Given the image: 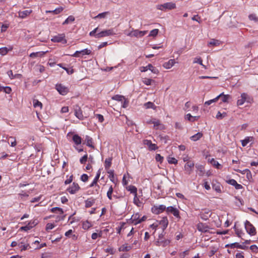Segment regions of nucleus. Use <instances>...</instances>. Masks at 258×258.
Returning a JSON list of instances; mask_svg holds the SVG:
<instances>
[{
    "label": "nucleus",
    "mask_w": 258,
    "mask_h": 258,
    "mask_svg": "<svg viewBox=\"0 0 258 258\" xmlns=\"http://www.w3.org/2000/svg\"><path fill=\"white\" fill-rule=\"evenodd\" d=\"M148 70H150L153 73L155 74H157L159 73L158 70L151 64H149L146 67H142V69L141 71V72H146Z\"/></svg>",
    "instance_id": "obj_14"
},
{
    "label": "nucleus",
    "mask_w": 258,
    "mask_h": 258,
    "mask_svg": "<svg viewBox=\"0 0 258 258\" xmlns=\"http://www.w3.org/2000/svg\"><path fill=\"white\" fill-rule=\"evenodd\" d=\"M227 116V113L225 112L223 113H221L220 111H218L216 115V118L218 119H222L224 117Z\"/></svg>",
    "instance_id": "obj_41"
},
{
    "label": "nucleus",
    "mask_w": 258,
    "mask_h": 258,
    "mask_svg": "<svg viewBox=\"0 0 258 258\" xmlns=\"http://www.w3.org/2000/svg\"><path fill=\"white\" fill-rule=\"evenodd\" d=\"M199 117H200V116H193L190 113L187 114L185 116V119H186L191 122H194L195 121L198 120Z\"/></svg>",
    "instance_id": "obj_20"
},
{
    "label": "nucleus",
    "mask_w": 258,
    "mask_h": 258,
    "mask_svg": "<svg viewBox=\"0 0 258 258\" xmlns=\"http://www.w3.org/2000/svg\"><path fill=\"white\" fill-rule=\"evenodd\" d=\"M8 143H11L12 147H15L17 145V142L16 139L13 137H10L8 139Z\"/></svg>",
    "instance_id": "obj_37"
},
{
    "label": "nucleus",
    "mask_w": 258,
    "mask_h": 258,
    "mask_svg": "<svg viewBox=\"0 0 258 258\" xmlns=\"http://www.w3.org/2000/svg\"><path fill=\"white\" fill-rule=\"evenodd\" d=\"M253 99L251 96L246 93H243L241 94L240 97L238 98L237 101V105H242L245 102L251 104L253 103Z\"/></svg>",
    "instance_id": "obj_1"
},
{
    "label": "nucleus",
    "mask_w": 258,
    "mask_h": 258,
    "mask_svg": "<svg viewBox=\"0 0 258 258\" xmlns=\"http://www.w3.org/2000/svg\"><path fill=\"white\" fill-rule=\"evenodd\" d=\"M9 51L7 47H2L0 48V54L2 55H6Z\"/></svg>",
    "instance_id": "obj_56"
},
{
    "label": "nucleus",
    "mask_w": 258,
    "mask_h": 258,
    "mask_svg": "<svg viewBox=\"0 0 258 258\" xmlns=\"http://www.w3.org/2000/svg\"><path fill=\"white\" fill-rule=\"evenodd\" d=\"M211 212L208 209L203 210L200 214L201 218L204 220H208L211 217Z\"/></svg>",
    "instance_id": "obj_13"
},
{
    "label": "nucleus",
    "mask_w": 258,
    "mask_h": 258,
    "mask_svg": "<svg viewBox=\"0 0 258 258\" xmlns=\"http://www.w3.org/2000/svg\"><path fill=\"white\" fill-rule=\"evenodd\" d=\"M144 143L148 147L150 150H156L158 149L157 145L155 144H152L150 140H145L144 141Z\"/></svg>",
    "instance_id": "obj_16"
},
{
    "label": "nucleus",
    "mask_w": 258,
    "mask_h": 258,
    "mask_svg": "<svg viewBox=\"0 0 258 258\" xmlns=\"http://www.w3.org/2000/svg\"><path fill=\"white\" fill-rule=\"evenodd\" d=\"M109 175V178H110V180L112 182L114 181V172L113 170H109L107 172Z\"/></svg>",
    "instance_id": "obj_57"
},
{
    "label": "nucleus",
    "mask_w": 258,
    "mask_h": 258,
    "mask_svg": "<svg viewBox=\"0 0 258 258\" xmlns=\"http://www.w3.org/2000/svg\"><path fill=\"white\" fill-rule=\"evenodd\" d=\"M248 18L250 20L254 21L255 22H258V17L256 16L255 14H250L249 15Z\"/></svg>",
    "instance_id": "obj_52"
},
{
    "label": "nucleus",
    "mask_w": 258,
    "mask_h": 258,
    "mask_svg": "<svg viewBox=\"0 0 258 258\" xmlns=\"http://www.w3.org/2000/svg\"><path fill=\"white\" fill-rule=\"evenodd\" d=\"M159 224L163 229L164 232V230L167 228L168 224V221L166 217L162 218V219L159 221Z\"/></svg>",
    "instance_id": "obj_17"
},
{
    "label": "nucleus",
    "mask_w": 258,
    "mask_h": 258,
    "mask_svg": "<svg viewBox=\"0 0 258 258\" xmlns=\"http://www.w3.org/2000/svg\"><path fill=\"white\" fill-rule=\"evenodd\" d=\"M51 212H54V213L57 212L58 211L60 214H62L63 213L62 209L61 208H58V207L52 208L51 209Z\"/></svg>",
    "instance_id": "obj_51"
},
{
    "label": "nucleus",
    "mask_w": 258,
    "mask_h": 258,
    "mask_svg": "<svg viewBox=\"0 0 258 258\" xmlns=\"http://www.w3.org/2000/svg\"><path fill=\"white\" fill-rule=\"evenodd\" d=\"M159 30L157 29H155L150 31L149 36H156L158 33Z\"/></svg>",
    "instance_id": "obj_54"
},
{
    "label": "nucleus",
    "mask_w": 258,
    "mask_h": 258,
    "mask_svg": "<svg viewBox=\"0 0 258 258\" xmlns=\"http://www.w3.org/2000/svg\"><path fill=\"white\" fill-rule=\"evenodd\" d=\"M127 189L131 193L134 194L135 199H137V188L135 186L130 185L127 187Z\"/></svg>",
    "instance_id": "obj_23"
},
{
    "label": "nucleus",
    "mask_w": 258,
    "mask_h": 258,
    "mask_svg": "<svg viewBox=\"0 0 258 258\" xmlns=\"http://www.w3.org/2000/svg\"><path fill=\"white\" fill-rule=\"evenodd\" d=\"M221 98L223 102L226 103L228 102V100L231 98V96L229 95H224L223 93Z\"/></svg>",
    "instance_id": "obj_40"
},
{
    "label": "nucleus",
    "mask_w": 258,
    "mask_h": 258,
    "mask_svg": "<svg viewBox=\"0 0 258 258\" xmlns=\"http://www.w3.org/2000/svg\"><path fill=\"white\" fill-rule=\"evenodd\" d=\"M51 41L53 42H62L63 44H66L67 42V40L65 39L64 34H58L53 37Z\"/></svg>",
    "instance_id": "obj_9"
},
{
    "label": "nucleus",
    "mask_w": 258,
    "mask_h": 258,
    "mask_svg": "<svg viewBox=\"0 0 258 258\" xmlns=\"http://www.w3.org/2000/svg\"><path fill=\"white\" fill-rule=\"evenodd\" d=\"M219 41L214 39H212L208 44V46H218L219 45Z\"/></svg>",
    "instance_id": "obj_43"
},
{
    "label": "nucleus",
    "mask_w": 258,
    "mask_h": 258,
    "mask_svg": "<svg viewBox=\"0 0 258 258\" xmlns=\"http://www.w3.org/2000/svg\"><path fill=\"white\" fill-rule=\"evenodd\" d=\"M33 106L35 108L39 107L40 109H41L42 104L38 100L34 99L33 100Z\"/></svg>",
    "instance_id": "obj_45"
},
{
    "label": "nucleus",
    "mask_w": 258,
    "mask_h": 258,
    "mask_svg": "<svg viewBox=\"0 0 258 258\" xmlns=\"http://www.w3.org/2000/svg\"><path fill=\"white\" fill-rule=\"evenodd\" d=\"M175 217L180 218L179 211L177 209H175L172 213Z\"/></svg>",
    "instance_id": "obj_64"
},
{
    "label": "nucleus",
    "mask_w": 258,
    "mask_h": 258,
    "mask_svg": "<svg viewBox=\"0 0 258 258\" xmlns=\"http://www.w3.org/2000/svg\"><path fill=\"white\" fill-rule=\"evenodd\" d=\"M156 8L158 10L163 11H165L167 10H171L176 8V4L172 2L166 3L163 4L157 5Z\"/></svg>",
    "instance_id": "obj_2"
},
{
    "label": "nucleus",
    "mask_w": 258,
    "mask_h": 258,
    "mask_svg": "<svg viewBox=\"0 0 258 258\" xmlns=\"http://www.w3.org/2000/svg\"><path fill=\"white\" fill-rule=\"evenodd\" d=\"M154 82V80H153L152 79H151L145 78L143 80V83L147 85H151L152 84V82Z\"/></svg>",
    "instance_id": "obj_53"
},
{
    "label": "nucleus",
    "mask_w": 258,
    "mask_h": 258,
    "mask_svg": "<svg viewBox=\"0 0 258 258\" xmlns=\"http://www.w3.org/2000/svg\"><path fill=\"white\" fill-rule=\"evenodd\" d=\"M80 188L78 183L74 182L72 185L67 189V191L71 194H75L79 190Z\"/></svg>",
    "instance_id": "obj_12"
},
{
    "label": "nucleus",
    "mask_w": 258,
    "mask_h": 258,
    "mask_svg": "<svg viewBox=\"0 0 258 258\" xmlns=\"http://www.w3.org/2000/svg\"><path fill=\"white\" fill-rule=\"evenodd\" d=\"M175 63V60L174 59H171L168 62L164 63L163 67L166 69H170L173 66Z\"/></svg>",
    "instance_id": "obj_22"
},
{
    "label": "nucleus",
    "mask_w": 258,
    "mask_h": 258,
    "mask_svg": "<svg viewBox=\"0 0 258 258\" xmlns=\"http://www.w3.org/2000/svg\"><path fill=\"white\" fill-rule=\"evenodd\" d=\"M194 163L191 161H187L184 165V170L186 174L189 175L192 171Z\"/></svg>",
    "instance_id": "obj_11"
},
{
    "label": "nucleus",
    "mask_w": 258,
    "mask_h": 258,
    "mask_svg": "<svg viewBox=\"0 0 258 258\" xmlns=\"http://www.w3.org/2000/svg\"><path fill=\"white\" fill-rule=\"evenodd\" d=\"M170 243V240L164 239V234L162 233L159 235L158 238L155 242V244L158 246H162V247H165L169 244Z\"/></svg>",
    "instance_id": "obj_3"
},
{
    "label": "nucleus",
    "mask_w": 258,
    "mask_h": 258,
    "mask_svg": "<svg viewBox=\"0 0 258 258\" xmlns=\"http://www.w3.org/2000/svg\"><path fill=\"white\" fill-rule=\"evenodd\" d=\"M109 14V12H105L99 14L97 16L94 17V19L96 18H105L107 15Z\"/></svg>",
    "instance_id": "obj_42"
},
{
    "label": "nucleus",
    "mask_w": 258,
    "mask_h": 258,
    "mask_svg": "<svg viewBox=\"0 0 258 258\" xmlns=\"http://www.w3.org/2000/svg\"><path fill=\"white\" fill-rule=\"evenodd\" d=\"M73 140L75 143L78 145L81 144L82 139L78 135H74L73 137Z\"/></svg>",
    "instance_id": "obj_29"
},
{
    "label": "nucleus",
    "mask_w": 258,
    "mask_h": 258,
    "mask_svg": "<svg viewBox=\"0 0 258 258\" xmlns=\"http://www.w3.org/2000/svg\"><path fill=\"white\" fill-rule=\"evenodd\" d=\"M209 161L211 163L212 165L215 166L217 169H220L222 167L221 164H220L218 161L215 160L214 158H212L211 159H209Z\"/></svg>",
    "instance_id": "obj_26"
},
{
    "label": "nucleus",
    "mask_w": 258,
    "mask_h": 258,
    "mask_svg": "<svg viewBox=\"0 0 258 258\" xmlns=\"http://www.w3.org/2000/svg\"><path fill=\"white\" fill-rule=\"evenodd\" d=\"M31 228H32V226H30V225H29V224H28V225H27L25 226L21 227L20 228V230L27 231L30 230Z\"/></svg>",
    "instance_id": "obj_62"
},
{
    "label": "nucleus",
    "mask_w": 258,
    "mask_h": 258,
    "mask_svg": "<svg viewBox=\"0 0 258 258\" xmlns=\"http://www.w3.org/2000/svg\"><path fill=\"white\" fill-rule=\"evenodd\" d=\"M111 158L106 159L105 161V169H108L111 165Z\"/></svg>",
    "instance_id": "obj_44"
},
{
    "label": "nucleus",
    "mask_w": 258,
    "mask_h": 258,
    "mask_svg": "<svg viewBox=\"0 0 258 258\" xmlns=\"http://www.w3.org/2000/svg\"><path fill=\"white\" fill-rule=\"evenodd\" d=\"M166 206L163 205H160L159 206L155 205L152 208L151 210L153 213L158 215L166 210Z\"/></svg>",
    "instance_id": "obj_7"
},
{
    "label": "nucleus",
    "mask_w": 258,
    "mask_h": 258,
    "mask_svg": "<svg viewBox=\"0 0 258 258\" xmlns=\"http://www.w3.org/2000/svg\"><path fill=\"white\" fill-rule=\"evenodd\" d=\"M115 34H116V33L114 31V29L112 28V29L104 30L99 33H97L95 35V37L97 38H101V37H106V36L114 35Z\"/></svg>",
    "instance_id": "obj_4"
},
{
    "label": "nucleus",
    "mask_w": 258,
    "mask_h": 258,
    "mask_svg": "<svg viewBox=\"0 0 258 258\" xmlns=\"http://www.w3.org/2000/svg\"><path fill=\"white\" fill-rule=\"evenodd\" d=\"M3 91H4L6 93L10 94L12 91V89L8 86L3 87Z\"/></svg>",
    "instance_id": "obj_63"
},
{
    "label": "nucleus",
    "mask_w": 258,
    "mask_h": 258,
    "mask_svg": "<svg viewBox=\"0 0 258 258\" xmlns=\"http://www.w3.org/2000/svg\"><path fill=\"white\" fill-rule=\"evenodd\" d=\"M245 228L247 232L250 235L256 234V230L254 227L247 220L245 222Z\"/></svg>",
    "instance_id": "obj_5"
},
{
    "label": "nucleus",
    "mask_w": 258,
    "mask_h": 258,
    "mask_svg": "<svg viewBox=\"0 0 258 258\" xmlns=\"http://www.w3.org/2000/svg\"><path fill=\"white\" fill-rule=\"evenodd\" d=\"M91 224L88 222V221H86L85 222L83 223V228L84 229H89L90 227H91Z\"/></svg>",
    "instance_id": "obj_55"
},
{
    "label": "nucleus",
    "mask_w": 258,
    "mask_h": 258,
    "mask_svg": "<svg viewBox=\"0 0 258 258\" xmlns=\"http://www.w3.org/2000/svg\"><path fill=\"white\" fill-rule=\"evenodd\" d=\"M55 89L62 95H66L69 92L68 87L62 85L61 84H57L55 85Z\"/></svg>",
    "instance_id": "obj_8"
},
{
    "label": "nucleus",
    "mask_w": 258,
    "mask_h": 258,
    "mask_svg": "<svg viewBox=\"0 0 258 258\" xmlns=\"http://www.w3.org/2000/svg\"><path fill=\"white\" fill-rule=\"evenodd\" d=\"M88 159V155L86 154L84 156H83L80 159V162L81 164H85Z\"/></svg>",
    "instance_id": "obj_58"
},
{
    "label": "nucleus",
    "mask_w": 258,
    "mask_h": 258,
    "mask_svg": "<svg viewBox=\"0 0 258 258\" xmlns=\"http://www.w3.org/2000/svg\"><path fill=\"white\" fill-rule=\"evenodd\" d=\"M85 141L86 142V145L88 147L94 148V147L93 145L92 139L89 136H87L86 137Z\"/></svg>",
    "instance_id": "obj_30"
},
{
    "label": "nucleus",
    "mask_w": 258,
    "mask_h": 258,
    "mask_svg": "<svg viewBox=\"0 0 258 258\" xmlns=\"http://www.w3.org/2000/svg\"><path fill=\"white\" fill-rule=\"evenodd\" d=\"M112 99L113 100H115L119 101L120 102H122L123 100H124V97L123 96L120 95H116L113 96L112 97Z\"/></svg>",
    "instance_id": "obj_36"
},
{
    "label": "nucleus",
    "mask_w": 258,
    "mask_h": 258,
    "mask_svg": "<svg viewBox=\"0 0 258 258\" xmlns=\"http://www.w3.org/2000/svg\"><path fill=\"white\" fill-rule=\"evenodd\" d=\"M31 13V11L28 10H25L24 11H20L19 12V17L21 18H24L28 15H29Z\"/></svg>",
    "instance_id": "obj_33"
},
{
    "label": "nucleus",
    "mask_w": 258,
    "mask_h": 258,
    "mask_svg": "<svg viewBox=\"0 0 258 258\" xmlns=\"http://www.w3.org/2000/svg\"><path fill=\"white\" fill-rule=\"evenodd\" d=\"M131 220L132 221L133 223L135 225V222L139 220V215L138 213L134 214L132 216Z\"/></svg>",
    "instance_id": "obj_47"
},
{
    "label": "nucleus",
    "mask_w": 258,
    "mask_h": 258,
    "mask_svg": "<svg viewBox=\"0 0 258 258\" xmlns=\"http://www.w3.org/2000/svg\"><path fill=\"white\" fill-rule=\"evenodd\" d=\"M144 105L146 108H153L154 106V103L151 102H148Z\"/></svg>",
    "instance_id": "obj_60"
},
{
    "label": "nucleus",
    "mask_w": 258,
    "mask_h": 258,
    "mask_svg": "<svg viewBox=\"0 0 258 258\" xmlns=\"http://www.w3.org/2000/svg\"><path fill=\"white\" fill-rule=\"evenodd\" d=\"M113 189L112 186L111 185L109 187V189L107 192V196L108 198L110 200H112V194L113 192Z\"/></svg>",
    "instance_id": "obj_48"
},
{
    "label": "nucleus",
    "mask_w": 258,
    "mask_h": 258,
    "mask_svg": "<svg viewBox=\"0 0 258 258\" xmlns=\"http://www.w3.org/2000/svg\"><path fill=\"white\" fill-rule=\"evenodd\" d=\"M155 159L157 161L162 163L163 162L164 158H163V157H162L160 155V154H157L156 155Z\"/></svg>",
    "instance_id": "obj_59"
},
{
    "label": "nucleus",
    "mask_w": 258,
    "mask_h": 258,
    "mask_svg": "<svg viewBox=\"0 0 258 258\" xmlns=\"http://www.w3.org/2000/svg\"><path fill=\"white\" fill-rule=\"evenodd\" d=\"M223 95V93H221L220 95H219L218 96H217L216 98L211 99L210 100L206 101L205 102V105H210L213 103L216 102L218 99L222 97V95Z\"/></svg>",
    "instance_id": "obj_24"
},
{
    "label": "nucleus",
    "mask_w": 258,
    "mask_h": 258,
    "mask_svg": "<svg viewBox=\"0 0 258 258\" xmlns=\"http://www.w3.org/2000/svg\"><path fill=\"white\" fill-rule=\"evenodd\" d=\"M147 32V31H139V30H134L132 28V33L128 34V36L140 38L144 36Z\"/></svg>",
    "instance_id": "obj_6"
},
{
    "label": "nucleus",
    "mask_w": 258,
    "mask_h": 258,
    "mask_svg": "<svg viewBox=\"0 0 258 258\" xmlns=\"http://www.w3.org/2000/svg\"><path fill=\"white\" fill-rule=\"evenodd\" d=\"M95 203V201L93 199H88L85 201V207L86 208H89L91 207Z\"/></svg>",
    "instance_id": "obj_38"
},
{
    "label": "nucleus",
    "mask_w": 258,
    "mask_h": 258,
    "mask_svg": "<svg viewBox=\"0 0 258 258\" xmlns=\"http://www.w3.org/2000/svg\"><path fill=\"white\" fill-rule=\"evenodd\" d=\"M167 161L170 164H176L177 163V160L173 157H168L167 158Z\"/></svg>",
    "instance_id": "obj_50"
},
{
    "label": "nucleus",
    "mask_w": 258,
    "mask_h": 258,
    "mask_svg": "<svg viewBox=\"0 0 258 258\" xmlns=\"http://www.w3.org/2000/svg\"><path fill=\"white\" fill-rule=\"evenodd\" d=\"M47 51H40V52H32L30 54V57L32 58H35L37 57H42L44 56L45 53Z\"/></svg>",
    "instance_id": "obj_19"
},
{
    "label": "nucleus",
    "mask_w": 258,
    "mask_h": 258,
    "mask_svg": "<svg viewBox=\"0 0 258 258\" xmlns=\"http://www.w3.org/2000/svg\"><path fill=\"white\" fill-rule=\"evenodd\" d=\"M175 208H174L172 206L168 207L166 209V211L167 214L172 213L174 210L175 209Z\"/></svg>",
    "instance_id": "obj_61"
},
{
    "label": "nucleus",
    "mask_w": 258,
    "mask_h": 258,
    "mask_svg": "<svg viewBox=\"0 0 258 258\" xmlns=\"http://www.w3.org/2000/svg\"><path fill=\"white\" fill-rule=\"evenodd\" d=\"M75 115L79 119L82 120L84 118L82 111L79 106H77L75 109Z\"/></svg>",
    "instance_id": "obj_18"
},
{
    "label": "nucleus",
    "mask_w": 258,
    "mask_h": 258,
    "mask_svg": "<svg viewBox=\"0 0 258 258\" xmlns=\"http://www.w3.org/2000/svg\"><path fill=\"white\" fill-rule=\"evenodd\" d=\"M100 170H99L97 173V174L95 177V178L94 179L93 182L91 183V184L90 185V187H92L94 185H97V182L98 181V179H99V178L100 177Z\"/></svg>",
    "instance_id": "obj_25"
},
{
    "label": "nucleus",
    "mask_w": 258,
    "mask_h": 258,
    "mask_svg": "<svg viewBox=\"0 0 258 258\" xmlns=\"http://www.w3.org/2000/svg\"><path fill=\"white\" fill-rule=\"evenodd\" d=\"M245 171L246 172L245 173L246 178L248 181H250L252 179V175L250 171L248 169H245Z\"/></svg>",
    "instance_id": "obj_46"
},
{
    "label": "nucleus",
    "mask_w": 258,
    "mask_h": 258,
    "mask_svg": "<svg viewBox=\"0 0 258 258\" xmlns=\"http://www.w3.org/2000/svg\"><path fill=\"white\" fill-rule=\"evenodd\" d=\"M91 53V50L87 48L80 51H76L74 54L70 55L73 57H79L81 55H89Z\"/></svg>",
    "instance_id": "obj_10"
},
{
    "label": "nucleus",
    "mask_w": 258,
    "mask_h": 258,
    "mask_svg": "<svg viewBox=\"0 0 258 258\" xmlns=\"http://www.w3.org/2000/svg\"><path fill=\"white\" fill-rule=\"evenodd\" d=\"M225 247H230L231 248H239V247H242L241 246V244H239L237 242H235V243H231V244H227L225 245Z\"/></svg>",
    "instance_id": "obj_34"
},
{
    "label": "nucleus",
    "mask_w": 258,
    "mask_h": 258,
    "mask_svg": "<svg viewBox=\"0 0 258 258\" xmlns=\"http://www.w3.org/2000/svg\"><path fill=\"white\" fill-rule=\"evenodd\" d=\"M63 8L59 7V8L55 9V10H54L53 11H46V13H52L54 14H58L60 13L63 11Z\"/></svg>",
    "instance_id": "obj_35"
},
{
    "label": "nucleus",
    "mask_w": 258,
    "mask_h": 258,
    "mask_svg": "<svg viewBox=\"0 0 258 258\" xmlns=\"http://www.w3.org/2000/svg\"><path fill=\"white\" fill-rule=\"evenodd\" d=\"M75 21V18L73 16H70L69 17L63 22V25H66L70 22H74Z\"/></svg>",
    "instance_id": "obj_39"
},
{
    "label": "nucleus",
    "mask_w": 258,
    "mask_h": 258,
    "mask_svg": "<svg viewBox=\"0 0 258 258\" xmlns=\"http://www.w3.org/2000/svg\"><path fill=\"white\" fill-rule=\"evenodd\" d=\"M8 75L9 76V77L11 79H14L15 78H19L21 77V74H13L12 71L10 70L7 73Z\"/></svg>",
    "instance_id": "obj_31"
},
{
    "label": "nucleus",
    "mask_w": 258,
    "mask_h": 258,
    "mask_svg": "<svg viewBox=\"0 0 258 258\" xmlns=\"http://www.w3.org/2000/svg\"><path fill=\"white\" fill-rule=\"evenodd\" d=\"M197 229L202 232H207L209 229V227L206 224L199 223L197 226Z\"/></svg>",
    "instance_id": "obj_15"
},
{
    "label": "nucleus",
    "mask_w": 258,
    "mask_h": 258,
    "mask_svg": "<svg viewBox=\"0 0 258 258\" xmlns=\"http://www.w3.org/2000/svg\"><path fill=\"white\" fill-rule=\"evenodd\" d=\"M203 134L202 133L199 132L195 135L191 136L190 139L193 141H197L201 138Z\"/></svg>",
    "instance_id": "obj_32"
},
{
    "label": "nucleus",
    "mask_w": 258,
    "mask_h": 258,
    "mask_svg": "<svg viewBox=\"0 0 258 258\" xmlns=\"http://www.w3.org/2000/svg\"><path fill=\"white\" fill-rule=\"evenodd\" d=\"M194 63H198L200 65L202 66L204 68H206V66H204L202 63V59L201 57H196L194 59Z\"/></svg>",
    "instance_id": "obj_49"
},
{
    "label": "nucleus",
    "mask_w": 258,
    "mask_h": 258,
    "mask_svg": "<svg viewBox=\"0 0 258 258\" xmlns=\"http://www.w3.org/2000/svg\"><path fill=\"white\" fill-rule=\"evenodd\" d=\"M196 167L197 169L198 174L200 176H203L205 173L204 166L202 165H196Z\"/></svg>",
    "instance_id": "obj_21"
},
{
    "label": "nucleus",
    "mask_w": 258,
    "mask_h": 258,
    "mask_svg": "<svg viewBox=\"0 0 258 258\" xmlns=\"http://www.w3.org/2000/svg\"><path fill=\"white\" fill-rule=\"evenodd\" d=\"M132 248V246H128L126 244L122 245L118 248L119 251H128Z\"/></svg>",
    "instance_id": "obj_28"
},
{
    "label": "nucleus",
    "mask_w": 258,
    "mask_h": 258,
    "mask_svg": "<svg viewBox=\"0 0 258 258\" xmlns=\"http://www.w3.org/2000/svg\"><path fill=\"white\" fill-rule=\"evenodd\" d=\"M253 140V138L252 137H247L245 138L244 140L241 141L242 146L243 147H245L247 145V144Z\"/></svg>",
    "instance_id": "obj_27"
}]
</instances>
